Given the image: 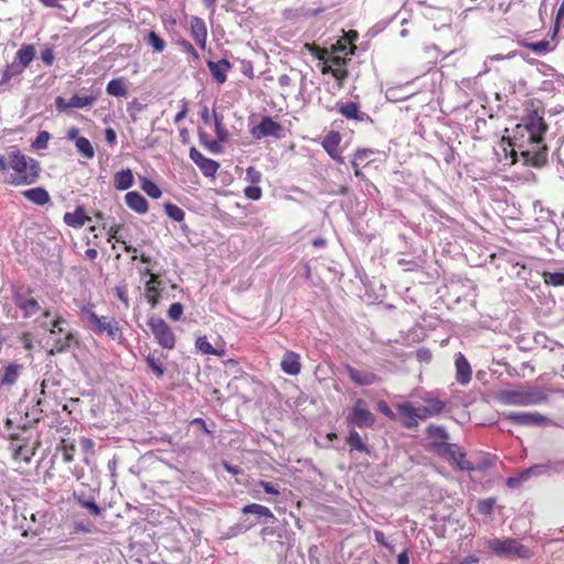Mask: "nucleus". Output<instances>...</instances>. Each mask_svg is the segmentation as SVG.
Listing matches in <instances>:
<instances>
[{"mask_svg":"<svg viewBox=\"0 0 564 564\" xmlns=\"http://www.w3.org/2000/svg\"><path fill=\"white\" fill-rule=\"evenodd\" d=\"M458 289H465L466 292L464 293V296H473L475 299L476 294V285L471 280H465V281H458V282H452L449 285V290L453 293H457Z\"/></svg>","mask_w":564,"mask_h":564,"instance_id":"obj_40","label":"nucleus"},{"mask_svg":"<svg viewBox=\"0 0 564 564\" xmlns=\"http://www.w3.org/2000/svg\"><path fill=\"white\" fill-rule=\"evenodd\" d=\"M21 365H18V364H9L6 368H4V373L0 380V383L2 386H12L17 382L19 376H20V370H21Z\"/></svg>","mask_w":564,"mask_h":564,"instance_id":"obj_33","label":"nucleus"},{"mask_svg":"<svg viewBox=\"0 0 564 564\" xmlns=\"http://www.w3.org/2000/svg\"><path fill=\"white\" fill-rule=\"evenodd\" d=\"M195 347L205 355L224 356V349H216L208 341L206 336H199L195 341Z\"/></svg>","mask_w":564,"mask_h":564,"instance_id":"obj_35","label":"nucleus"},{"mask_svg":"<svg viewBox=\"0 0 564 564\" xmlns=\"http://www.w3.org/2000/svg\"><path fill=\"white\" fill-rule=\"evenodd\" d=\"M22 195L28 200L32 202L37 206H44L50 202V194L43 187H33L22 192Z\"/></svg>","mask_w":564,"mask_h":564,"instance_id":"obj_28","label":"nucleus"},{"mask_svg":"<svg viewBox=\"0 0 564 564\" xmlns=\"http://www.w3.org/2000/svg\"><path fill=\"white\" fill-rule=\"evenodd\" d=\"M543 115V108H527L512 135L501 139L500 148L505 159H510V164L517 163L520 159L523 165L535 167L546 163L547 148L544 135L549 127Z\"/></svg>","mask_w":564,"mask_h":564,"instance_id":"obj_1","label":"nucleus"},{"mask_svg":"<svg viewBox=\"0 0 564 564\" xmlns=\"http://www.w3.org/2000/svg\"><path fill=\"white\" fill-rule=\"evenodd\" d=\"M401 87H392V88H389L387 90V98L388 100L390 101H399V100H404L406 99L409 96H403L401 95Z\"/></svg>","mask_w":564,"mask_h":564,"instance_id":"obj_61","label":"nucleus"},{"mask_svg":"<svg viewBox=\"0 0 564 564\" xmlns=\"http://www.w3.org/2000/svg\"><path fill=\"white\" fill-rule=\"evenodd\" d=\"M346 443L350 447V451H357L359 453H370L369 446L362 441L361 436L356 430H350L349 436L346 438Z\"/></svg>","mask_w":564,"mask_h":564,"instance_id":"obj_31","label":"nucleus"},{"mask_svg":"<svg viewBox=\"0 0 564 564\" xmlns=\"http://www.w3.org/2000/svg\"><path fill=\"white\" fill-rule=\"evenodd\" d=\"M524 47L530 48L536 54H545L554 51L555 45H553L549 40H542L539 42H523Z\"/></svg>","mask_w":564,"mask_h":564,"instance_id":"obj_39","label":"nucleus"},{"mask_svg":"<svg viewBox=\"0 0 564 564\" xmlns=\"http://www.w3.org/2000/svg\"><path fill=\"white\" fill-rule=\"evenodd\" d=\"M77 343L74 332L69 330L64 337L54 338L48 355H57L67 351L73 344Z\"/></svg>","mask_w":564,"mask_h":564,"instance_id":"obj_26","label":"nucleus"},{"mask_svg":"<svg viewBox=\"0 0 564 564\" xmlns=\"http://www.w3.org/2000/svg\"><path fill=\"white\" fill-rule=\"evenodd\" d=\"M341 137L337 131H330L323 140L322 145L327 154L338 164H344L345 160L338 151Z\"/></svg>","mask_w":564,"mask_h":564,"instance_id":"obj_18","label":"nucleus"},{"mask_svg":"<svg viewBox=\"0 0 564 564\" xmlns=\"http://www.w3.org/2000/svg\"><path fill=\"white\" fill-rule=\"evenodd\" d=\"M127 206L137 214L143 215L149 209L148 200L139 192H129L124 196Z\"/></svg>","mask_w":564,"mask_h":564,"instance_id":"obj_25","label":"nucleus"},{"mask_svg":"<svg viewBox=\"0 0 564 564\" xmlns=\"http://www.w3.org/2000/svg\"><path fill=\"white\" fill-rule=\"evenodd\" d=\"M358 39V34L355 31L349 32L347 35L339 39L335 44L332 45V52L337 55H343L348 59V56L355 54L356 45L354 41Z\"/></svg>","mask_w":564,"mask_h":564,"instance_id":"obj_16","label":"nucleus"},{"mask_svg":"<svg viewBox=\"0 0 564 564\" xmlns=\"http://www.w3.org/2000/svg\"><path fill=\"white\" fill-rule=\"evenodd\" d=\"M148 326L162 348L173 349L175 347L176 337L163 318L151 316L148 319Z\"/></svg>","mask_w":564,"mask_h":564,"instance_id":"obj_7","label":"nucleus"},{"mask_svg":"<svg viewBox=\"0 0 564 564\" xmlns=\"http://www.w3.org/2000/svg\"><path fill=\"white\" fill-rule=\"evenodd\" d=\"M337 110L349 120H356L359 122L372 121L370 116L364 111H360L359 104L354 101L337 102Z\"/></svg>","mask_w":564,"mask_h":564,"instance_id":"obj_15","label":"nucleus"},{"mask_svg":"<svg viewBox=\"0 0 564 564\" xmlns=\"http://www.w3.org/2000/svg\"><path fill=\"white\" fill-rule=\"evenodd\" d=\"M495 500L494 499H486L481 500L478 503V510L482 514H491L494 510Z\"/></svg>","mask_w":564,"mask_h":564,"instance_id":"obj_62","label":"nucleus"},{"mask_svg":"<svg viewBox=\"0 0 564 564\" xmlns=\"http://www.w3.org/2000/svg\"><path fill=\"white\" fill-rule=\"evenodd\" d=\"M141 188L149 195L151 198H160L162 195V191L160 187L149 178H142Z\"/></svg>","mask_w":564,"mask_h":564,"instance_id":"obj_51","label":"nucleus"},{"mask_svg":"<svg viewBox=\"0 0 564 564\" xmlns=\"http://www.w3.org/2000/svg\"><path fill=\"white\" fill-rule=\"evenodd\" d=\"M191 160L199 167L202 173L207 177H213L219 169V163L215 160L204 156L196 148L189 150Z\"/></svg>","mask_w":564,"mask_h":564,"instance_id":"obj_12","label":"nucleus"},{"mask_svg":"<svg viewBox=\"0 0 564 564\" xmlns=\"http://www.w3.org/2000/svg\"><path fill=\"white\" fill-rule=\"evenodd\" d=\"M207 67L217 84H224L227 80V72L232 68L231 63L227 58L217 62L207 61Z\"/></svg>","mask_w":564,"mask_h":564,"instance_id":"obj_21","label":"nucleus"},{"mask_svg":"<svg viewBox=\"0 0 564 564\" xmlns=\"http://www.w3.org/2000/svg\"><path fill=\"white\" fill-rule=\"evenodd\" d=\"M51 134L50 132L42 130L37 132L35 140L32 141L31 147L34 150H44L47 148Z\"/></svg>","mask_w":564,"mask_h":564,"instance_id":"obj_52","label":"nucleus"},{"mask_svg":"<svg viewBox=\"0 0 564 564\" xmlns=\"http://www.w3.org/2000/svg\"><path fill=\"white\" fill-rule=\"evenodd\" d=\"M164 210L171 219H173L177 223L183 221L185 218V212L175 204H172V203L164 204Z\"/></svg>","mask_w":564,"mask_h":564,"instance_id":"obj_49","label":"nucleus"},{"mask_svg":"<svg viewBox=\"0 0 564 564\" xmlns=\"http://www.w3.org/2000/svg\"><path fill=\"white\" fill-rule=\"evenodd\" d=\"M134 177L130 169L117 172L113 176V184L118 191H126L133 185Z\"/></svg>","mask_w":564,"mask_h":564,"instance_id":"obj_30","label":"nucleus"},{"mask_svg":"<svg viewBox=\"0 0 564 564\" xmlns=\"http://www.w3.org/2000/svg\"><path fill=\"white\" fill-rule=\"evenodd\" d=\"M260 487L264 490L265 494L269 495H280V487L279 485L272 484L270 481L261 480L259 482Z\"/></svg>","mask_w":564,"mask_h":564,"instance_id":"obj_63","label":"nucleus"},{"mask_svg":"<svg viewBox=\"0 0 564 564\" xmlns=\"http://www.w3.org/2000/svg\"><path fill=\"white\" fill-rule=\"evenodd\" d=\"M177 45L181 46L186 53H188L193 59L197 61L199 59V54L198 52L196 51V48L193 46V44L185 40V39H181L177 41Z\"/></svg>","mask_w":564,"mask_h":564,"instance_id":"obj_59","label":"nucleus"},{"mask_svg":"<svg viewBox=\"0 0 564 564\" xmlns=\"http://www.w3.org/2000/svg\"><path fill=\"white\" fill-rule=\"evenodd\" d=\"M262 173L257 170L254 166H249L246 170V181L251 183L252 185H257L261 182Z\"/></svg>","mask_w":564,"mask_h":564,"instance_id":"obj_56","label":"nucleus"},{"mask_svg":"<svg viewBox=\"0 0 564 564\" xmlns=\"http://www.w3.org/2000/svg\"><path fill=\"white\" fill-rule=\"evenodd\" d=\"M495 399L503 405L528 406L546 401L547 394L541 387L528 386L499 390L496 392Z\"/></svg>","mask_w":564,"mask_h":564,"instance_id":"obj_3","label":"nucleus"},{"mask_svg":"<svg viewBox=\"0 0 564 564\" xmlns=\"http://www.w3.org/2000/svg\"><path fill=\"white\" fill-rule=\"evenodd\" d=\"M506 419L517 425L521 426H541L546 423L547 419L540 413L531 412H509Z\"/></svg>","mask_w":564,"mask_h":564,"instance_id":"obj_11","label":"nucleus"},{"mask_svg":"<svg viewBox=\"0 0 564 564\" xmlns=\"http://www.w3.org/2000/svg\"><path fill=\"white\" fill-rule=\"evenodd\" d=\"M63 219L67 226L73 228H80L89 220L83 206H77L73 213H66Z\"/></svg>","mask_w":564,"mask_h":564,"instance_id":"obj_29","label":"nucleus"},{"mask_svg":"<svg viewBox=\"0 0 564 564\" xmlns=\"http://www.w3.org/2000/svg\"><path fill=\"white\" fill-rule=\"evenodd\" d=\"M426 435L430 440H441L445 442L448 438V433L444 426L431 424L426 429Z\"/></svg>","mask_w":564,"mask_h":564,"instance_id":"obj_48","label":"nucleus"},{"mask_svg":"<svg viewBox=\"0 0 564 564\" xmlns=\"http://www.w3.org/2000/svg\"><path fill=\"white\" fill-rule=\"evenodd\" d=\"M191 35L200 48L206 47L207 28L203 19L198 17L191 19Z\"/></svg>","mask_w":564,"mask_h":564,"instance_id":"obj_23","label":"nucleus"},{"mask_svg":"<svg viewBox=\"0 0 564 564\" xmlns=\"http://www.w3.org/2000/svg\"><path fill=\"white\" fill-rule=\"evenodd\" d=\"M245 196L251 200H259L262 196V189L257 185H251L245 188Z\"/></svg>","mask_w":564,"mask_h":564,"instance_id":"obj_60","label":"nucleus"},{"mask_svg":"<svg viewBox=\"0 0 564 564\" xmlns=\"http://www.w3.org/2000/svg\"><path fill=\"white\" fill-rule=\"evenodd\" d=\"M184 313V306L182 303H173L167 310V316L170 319L176 322L180 321Z\"/></svg>","mask_w":564,"mask_h":564,"instance_id":"obj_55","label":"nucleus"},{"mask_svg":"<svg viewBox=\"0 0 564 564\" xmlns=\"http://www.w3.org/2000/svg\"><path fill=\"white\" fill-rule=\"evenodd\" d=\"M514 55H516V53H508L506 55H503V54H496V55L488 56L487 59L484 63L485 69H484L482 73H488L491 69V64L494 62H500V61H505V59H510Z\"/></svg>","mask_w":564,"mask_h":564,"instance_id":"obj_54","label":"nucleus"},{"mask_svg":"<svg viewBox=\"0 0 564 564\" xmlns=\"http://www.w3.org/2000/svg\"><path fill=\"white\" fill-rule=\"evenodd\" d=\"M96 99H97V97L95 95H86V96L73 95L68 99V106H70V108L83 109V108L93 106L95 104Z\"/></svg>","mask_w":564,"mask_h":564,"instance_id":"obj_36","label":"nucleus"},{"mask_svg":"<svg viewBox=\"0 0 564 564\" xmlns=\"http://www.w3.org/2000/svg\"><path fill=\"white\" fill-rule=\"evenodd\" d=\"M455 379L460 386H467L471 380V367L464 354L455 355Z\"/></svg>","mask_w":564,"mask_h":564,"instance_id":"obj_19","label":"nucleus"},{"mask_svg":"<svg viewBox=\"0 0 564 564\" xmlns=\"http://www.w3.org/2000/svg\"><path fill=\"white\" fill-rule=\"evenodd\" d=\"M43 412L42 409L32 410L31 412H26V419L25 422L20 423L19 426H21L23 430H25L28 426H30L31 423H35L40 421V414Z\"/></svg>","mask_w":564,"mask_h":564,"instance_id":"obj_57","label":"nucleus"},{"mask_svg":"<svg viewBox=\"0 0 564 564\" xmlns=\"http://www.w3.org/2000/svg\"><path fill=\"white\" fill-rule=\"evenodd\" d=\"M250 133L256 140H261L267 137L281 139L284 135V128L281 123L274 121L272 117L264 116L257 126L250 129Z\"/></svg>","mask_w":564,"mask_h":564,"instance_id":"obj_10","label":"nucleus"},{"mask_svg":"<svg viewBox=\"0 0 564 564\" xmlns=\"http://www.w3.org/2000/svg\"><path fill=\"white\" fill-rule=\"evenodd\" d=\"M79 315L83 321L88 323L91 329L96 326L97 323H99V319L101 318L94 312L91 304L84 305L80 308Z\"/></svg>","mask_w":564,"mask_h":564,"instance_id":"obj_44","label":"nucleus"},{"mask_svg":"<svg viewBox=\"0 0 564 564\" xmlns=\"http://www.w3.org/2000/svg\"><path fill=\"white\" fill-rule=\"evenodd\" d=\"M346 421L349 425L359 429H369L375 425V414L368 409L367 402L364 399H357Z\"/></svg>","mask_w":564,"mask_h":564,"instance_id":"obj_8","label":"nucleus"},{"mask_svg":"<svg viewBox=\"0 0 564 564\" xmlns=\"http://www.w3.org/2000/svg\"><path fill=\"white\" fill-rule=\"evenodd\" d=\"M4 426L7 431L9 432V437L11 440V447L13 449V456L14 458H20L24 460L25 463H29L34 455L35 451L34 447L30 446L26 443L20 444L19 442L22 440L20 435L15 432H13L14 427V420L11 417H7L4 421Z\"/></svg>","mask_w":564,"mask_h":564,"instance_id":"obj_9","label":"nucleus"},{"mask_svg":"<svg viewBox=\"0 0 564 564\" xmlns=\"http://www.w3.org/2000/svg\"><path fill=\"white\" fill-rule=\"evenodd\" d=\"M419 414L416 417L420 420H426L433 416L438 415L445 409V403L435 398H426L424 399V404L415 406Z\"/></svg>","mask_w":564,"mask_h":564,"instance_id":"obj_17","label":"nucleus"},{"mask_svg":"<svg viewBox=\"0 0 564 564\" xmlns=\"http://www.w3.org/2000/svg\"><path fill=\"white\" fill-rule=\"evenodd\" d=\"M398 411L404 419L403 425L408 429H414L419 425L420 417H416L417 411L415 406L410 402L398 404Z\"/></svg>","mask_w":564,"mask_h":564,"instance_id":"obj_24","label":"nucleus"},{"mask_svg":"<svg viewBox=\"0 0 564 564\" xmlns=\"http://www.w3.org/2000/svg\"><path fill=\"white\" fill-rule=\"evenodd\" d=\"M9 169L13 173L4 182L12 186L35 184L40 178L42 170L37 160L25 155L18 147H10L8 158L0 154V174H7Z\"/></svg>","mask_w":564,"mask_h":564,"instance_id":"obj_2","label":"nucleus"},{"mask_svg":"<svg viewBox=\"0 0 564 564\" xmlns=\"http://www.w3.org/2000/svg\"><path fill=\"white\" fill-rule=\"evenodd\" d=\"M147 366L151 369V371L159 378L163 377L165 373V367L161 362L159 358L155 357L154 354H149L145 357Z\"/></svg>","mask_w":564,"mask_h":564,"instance_id":"obj_45","label":"nucleus"},{"mask_svg":"<svg viewBox=\"0 0 564 564\" xmlns=\"http://www.w3.org/2000/svg\"><path fill=\"white\" fill-rule=\"evenodd\" d=\"M22 72L13 63L11 65H7L6 69L2 73L0 85L9 83L13 77L20 76Z\"/></svg>","mask_w":564,"mask_h":564,"instance_id":"obj_53","label":"nucleus"},{"mask_svg":"<svg viewBox=\"0 0 564 564\" xmlns=\"http://www.w3.org/2000/svg\"><path fill=\"white\" fill-rule=\"evenodd\" d=\"M534 63L536 65V70L540 74L545 77L554 78L558 86L564 85V75L557 73L551 65L540 61H534Z\"/></svg>","mask_w":564,"mask_h":564,"instance_id":"obj_32","label":"nucleus"},{"mask_svg":"<svg viewBox=\"0 0 564 564\" xmlns=\"http://www.w3.org/2000/svg\"><path fill=\"white\" fill-rule=\"evenodd\" d=\"M543 281L547 285L563 286L564 285V271L558 272H543Z\"/></svg>","mask_w":564,"mask_h":564,"instance_id":"obj_47","label":"nucleus"},{"mask_svg":"<svg viewBox=\"0 0 564 564\" xmlns=\"http://www.w3.org/2000/svg\"><path fill=\"white\" fill-rule=\"evenodd\" d=\"M41 59L46 66H52L55 59L53 46L45 45L41 51Z\"/></svg>","mask_w":564,"mask_h":564,"instance_id":"obj_58","label":"nucleus"},{"mask_svg":"<svg viewBox=\"0 0 564 564\" xmlns=\"http://www.w3.org/2000/svg\"><path fill=\"white\" fill-rule=\"evenodd\" d=\"M76 149L77 151L86 159H93L95 156V150H94V147L91 144V142L85 138V137H80V139H77L76 140Z\"/></svg>","mask_w":564,"mask_h":564,"instance_id":"obj_42","label":"nucleus"},{"mask_svg":"<svg viewBox=\"0 0 564 564\" xmlns=\"http://www.w3.org/2000/svg\"><path fill=\"white\" fill-rule=\"evenodd\" d=\"M145 42L156 53L163 52L166 46L165 41L154 31H150L148 33V35L145 37Z\"/></svg>","mask_w":564,"mask_h":564,"instance_id":"obj_46","label":"nucleus"},{"mask_svg":"<svg viewBox=\"0 0 564 564\" xmlns=\"http://www.w3.org/2000/svg\"><path fill=\"white\" fill-rule=\"evenodd\" d=\"M310 51L321 61L324 62V66L322 68L323 74L330 73L341 86L343 83L348 77V70L346 69L347 58L341 55L334 54L333 52L328 53L326 50H319L314 47L313 45H307Z\"/></svg>","mask_w":564,"mask_h":564,"instance_id":"obj_5","label":"nucleus"},{"mask_svg":"<svg viewBox=\"0 0 564 564\" xmlns=\"http://www.w3.org/2000/svg\"><path fill=\"white\" fill-rule=\"evenodd\" d=\"M564 0L562 1L556 15H555V23H554V33L557 32L560 25L564 26Z\"/></svg>","mask_w":564,"mask_h":564,"instance_id":"obj_64","label":"nucleus"},{"mask_svg":"<svg viewBox=\"0 0 564 564\" xmlns=\"http://www.w3.org/2000/svg\"><path fill=\"white\" fill-rule=\"evenodd\" d=\"M106 91L113 97H124L127 95V88L121 78L111 79L107 84Z\"/></svg>","mask_w":564,"mask_h":564,"instance_id":"obj_38","label":"nucleus"},{"mask_svg":"<svg viewBox=\"0 0 564 564\" xmlns=\"http://www.w3.org/2000/svg\"><path fill=\"white\" fill-rule=\"evenodd\" d=\"M162 285H145V296L151 307H156L160 303Z\"/></svg>","mask_w":564,"mask_h":564,"instance_id":"obj_43","label":"nucleus"},{"mask_svg":"<svg viewBox=\"0 0 564 564\" xmlns=\"http://www.w3.org/2000/svg\"><path fill=\"white\" fill-rule=\"evenodd\" d=\"M75 497V500L77 501V503L79 506H82L83 508H86L90 514L95 516V517H99L101 513H102V508L99 507L95 500L93 499H87L84 495H74Z\"/></svg>","mask_w":564,"mask_h":564,"instance_id":"obj_37","label":"nucleus"},{"mask_svg":"<svg viewBox=\"0 0 564 564\" xmlns=\"http://www.w3.org/2000/svg\"><path fill=\"white\" fill-rule=\"evenodd\" d=\"M257 524L256 521H249V519L243 520L242 522L236 523L235 525L229 528V536H237L239 534H243L250 529H252Z\"/></svg>","mask_w":564,"mask_h":564,"instance_id":"obj_50","label":"nucleus"},{"mask_svg":"<svg viewBox=\"0 0 564 564\" xmlns=\"http://www.w3.org/2000/svg\"><path fill=\"white\" fill-rule=\"evenodd\" d=\"M15 303L24 312L26 316H31L40 311V305L37 301L33 297L24 299L22 296H18L15 299Z\"/></svg>","mask_w":564,"mask_h":564,"instance_id":"obj_34","label":"nucleus"},{"mask_svg":"<svg viewBox=\"0 0 564 564\" xmlns=\"http://www.w3.org/2000/svg\"><path fill=\"white\" fill-rule=\"evenodd\" d=\"M94 333L99 335L107 333V336L112 340H121L123 335L119 327L118 322L115 318L108 319L106 316H101L99 323L93 328Z\"/></svg>","mask_w":564,"mask_h":564,"instance_id":"obj_14","label":"nucleus"},{"mask_svg":"<svg viewBox=\"0 0 564 564\" xmlns=\"http://www.w3.org/2000/svg\"><path fill=\"white\" fill-rule=\"evenodd\" d=\"M35 57V47L32 44H22L18 52L13 64L23 73V70L30 66Z\"/></svg>","mask_w":564,"mask_h":564,"instance_id":"obj_22","label":"nucleus"},{"mask_svg":"<svg viewBox=\"0 0 564 564\" xmlns=\"http://www.w3.org/2000/svg\"><path fill=\"white\" fill-rule=\"evenodd\" d=\"M490 552L500 557H516L528 560L532 557V551L513 538L491 539L487 543Z\"/></svg>","mask_w":564,"mask_h":564,"instance_id":"obj_4","label":"nucleus"},{"mask_svg":"<svg viewBox=\"0 0 564 564\" xmlns=\"http://www.w3.org/2000/svg\"><path fill=\"white\" fill-rule=\"evenodd\" d=\"M349 379L357 386L368 387L380 381V378L372 371L357 369L350 365L345 366Z\"/></svg>","mask_w":564,"mask_h":564,"instance_id":"obj_13","label":"nucleus"},{"mask_svg":"<svg viewBox=\"0 0 564 564\" xmlns=\"http://www.w3.org/2000/svg\"><path fill=\"white\" fill-rule=\"evenodd\" d=\"M241 513L254 516L252 521H256L257 523L260 522L261 519H263V523H268L270 520H275V516L270 508L254 502L242 507Z\"/></svg>","mask_w":564,"mask_h":564,"instance_id":"obj_20","label":"nucleus"},{"mask_svg":"<svg viewBox=\"0 0 564 564\" xmlns=\"http://www.w3.org/2000/svg\"><path fill=\"white\" fill-rule=\"evenodd\" d=\"M213 118H214L215 133L217 135V139L219 141H227L229 138V132L224 124V117L214 110Z\"/></svg>","mask_w":564,"mask_h":564,"instance_id":"obj_41","label":"nucleus"},{"mask_svg":"<svg viewBox=\"0 0 564 564\" xmlns=\"http://www.w3.org/2000/svg\"><path fill=\"white\" fill-rule=\"evenodd\" d=\"M435 448L440 455L446 457L459 470L473 471L481 469L480 466H476L468 460L465 452L455 444L441 442L435 444Z\"/></svg>","mask_w":564,"mask_h":564,"instance_id":"obj_6","label":"nucleus"},{"mask_svg":"<svg viewBox=\"0 0 564 564\" xmlns=\"http://www.w3.org/2000/svg\"><path fill=\"white\" fill-rule=\"evenodd\" d=\"M281 369L290 376H296L301 371V362L299 354L286 351L281 360Z\"/></svg>","mask_w":564,"mask_h":564,"instance_id":"obj_27","label":"nucleus"}]
</instances>
